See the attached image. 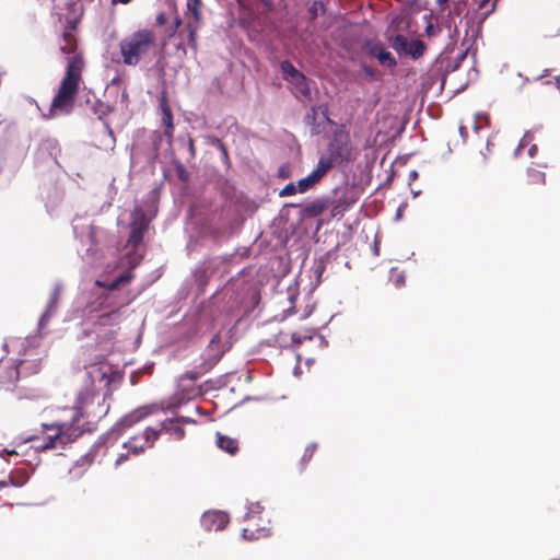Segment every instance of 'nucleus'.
<instances>
[{
	"instance_id": "nucleus-22",
	"label": "nucleus",
	"mask_w": 560,
	"mask_h": 560,
	"mask_svg": "<svg viewBox=\"0 0 560 560\" xmlns=\"http://www.w3.org/2000/svg\"><path fill=\"white\" fill-rule=\"evenodd\" d=\"M120 314L117 310L106 311L97 316L100 325H114L119 322Z\"/></svg>"
},
{
	"instance_id": "nucleus-15",
	"label": "nucleus",
	"mask_w": 560,
	"mask_h": 560,
	"mask_svg": "<svg viewBox=\"0 0 560 560\" xmlns=\"http://www.w3.org/2000/svg\"><path fill=\"white\" fill-rule=\"evenodd\" d=\"M327 208V201L324 199H316L308 202L302 210V214L307 218H315L324 212Z\"/></svg>"
},
{
	"instance_id": "nucleus-56",
	"label": "nucleus",
	"mask_w": 560,
	"mask_h": 560,
	"mask_svg": "<svg viewBox=\"0 0 560 560\" xmlns=\"http://www.w3.org/2000/svg\"><path fill=\"white\" fill-rule=\"evenodd\" d=\"M188 422V419H179V422Z\"/></svg>"
},
{
	"instance_id": "nucleus-42",
	"label": "nucleus",
	"mask_w": 560,
	"mask_h": 560,
	"mask_svg": "<svg viewBox=\"0 0 560 560\" xmlns=\"http://www.w3.org/2000/svg\"><path fill=\"white\" fill-rule=\"evenodd\" d=\"M364 73L368 75V77H371V78H374L375 77V70L366 65H364L362 67Z\"/></svg>"
},
{
	"instance_id": "nucleus-30",
	"label": "nucleus",
	"mask_w": 560,
	"mask_h": 560,
	"mask_svg": "<svg viewBox=\"0 0 560 560\" xmlns=\"http://www.w3.org/2000/svg\"><path fill=\"white\" fill-rule=\"evenodd\" d=\"M102 298H108L105 301L106 303H104L106 311L117 310V312H119L120 305L116 301V296H114L110 293H105V294H102Z\"/></svg>"
},
{
	"instance_id": "nucleus-47",
	"label": "nucleus",
	"mask_w": 560,
	"mask_h": 560,
	"mask_svg": "<svg viewBox=\"0 0 560 560\" xmlns=\"http://www.w3.org/2000/svg\"><path fill=\"white\" fill-rule=\"evenodd\" d=\"M74 30H75V22L74 21H68V25H67L65 31H70L71 33H73Z\"/></svg>"
},
{
	"instance_id": "nucleus-10",
	"label": "nucleus",
	"mask_w": 560,
	"mask_h": 560,
	"mask_svg": "<svg viewBox=\"0 0 560 560\" xmlns=\"http://www.w3.org/2000/svg\"><path fill=\"white\" fill-rule=\"evenodd\" d=\"M160 108H161V120L162 125L165 127L164 135L168 139L173 138V131H174V125H173V114L171 110V107L167 103V100L163 97L160 102Z\"/></svg>"
},
{
	"instance_id": "nucleus-21",
	"label": "nucleus",
	"mask_w": 560,
	"mask_h": 560,
	"mask_svg": "<svg viewBox=\"0 0 560 560\" xmlns=\"http://www.w3.org/2000/svg\"><path fill=\"white\" fill-rule=\"evenodd\" d=\"M408 38L401 34H397L390 38V45L393 49L399 55L406 54L408 47Z\"/></svg>"
},
{
	"instance_id": "nucleus-27",
	"label": "nucleus",
	"mask_w": 560,
	"mask_h": 560,
	"mask_svg": "<svg viewBox=\"0 0 560 560\" xmlns=\"http://www.w3.org/2000/svg\"><path fill=\"white\" fill-rule=\"evenodd\" d=\"M376 59L378 60V62L382 66H385L388 68H394L397 66V61H396L395 57L386 49L384 51H382L381 54H378Z\"/></svg>"
},
{
	"instance_id": "nucleus-13",
	"label": "nucleus",
	"mask_w": 560,
	"mask_h": 560,
	"mask_svg": "<svg viewBox=\"0 0 560 560\" xmlns=\"http://www.w3.org/2000/svg\"><path fill=\"white\" fill-rule=\"evenodd\" d=\"M289 83L293 85L296 94L307 100L311 98L312 93L310 84L307 78L302 72H300L296 78L292 79Z\"/></svg>"
},
{
	"instance_id": "nucleus-2",
	"label": "nucleus",
	"mask_w": 560,
	"mask_h": 560,
	"mask_svg": "<svg viewBox=\"0 0 560 560\" xmlns=\"http://www.w3.org/2000/svg\"><path fill=\"white\" fill-rule=\"evenodd\" d=\"M95 394L93 384L86 386L78 394L73 406L74 413L70 422L43 424L45 430L52 431L54 433L48 434L45 442L37 444L35 448L42 452L57 450L78 440L85 431L80 421L88 415V406L93 402Z\"/></svg>"
},
{
	"instance_id": "nucleus-18",
	"label": "nucleus",
	"mask_w": 560,
	"mask_h": 560,
	"mask_svg": "<svg viewBox=\"0 0 560 560\" xmlns=\"http://www.w3.org/2000/svg\"><path fill=\"white\" fill-rule=\"evenodd\" d=\"M425 51V45L420 39H413L408 43V47L405 55L411 56L413 59L420 58Z\"/></svg>"
},
{
	"instance_id": "nucleus-38",
	"label": "nucleus",
	"mask_w": 560,
	"mask_h": 560,
	"mask_svg": "<svg viewBox=\"0 0 560 560\" xmlns=\"http://www.w3.org/2000/svg\"><path fill=\"white\" fill-rule=\"evenodd\" d=\"M93 374H95L96 376H98L101 381H102V380H105V378H106V376H107L106 372H103V371H102V369L96 368V366H94L92 371H89V372H88V375H89L90 377H92V375H93Z\"/></svg>"
},
{
	"instance_id": "nucleus-54",
	"label": "nucleus",
	"mask_w": 560,
	"mask_h": 560,
	"mask_svg": "<svg viewBox=\"0 0 560 560\" xmlns=\"http://www.w3.org/2000/svg\"><path fill=\"white\" fill-rule=\"evenodd\" d=\"M7 486H8V482H7V481H0V489H1V488H4V487H7Z\"/></svg>"
},
{
	"instance_id": "nucleus-40",
	"label": "nucleus",
	"mask_w": 560,
	"mask_h": 560,
	"mask_svg": "<svg viewBox=\"0 0 560 560\" xmlns=\"http://www.w3.org/2000/svg\"><path fill=\"white\" fill-rule=\"evenodd\" d=\"M325 271V265L323 261H319L318 264H316L315 268H314V272L315 275L317 276V279L318 281H320V277L323 275V272Z\"/></svg>"
},
{
	"instance_id": "nucleus-11",
	"label": "nucleus",
	"mask_w": 560,
	"mask_h": 560,
	"mask_svg": "<svg viewBox=\"0 0 560 560\" xmlns=\"http://www.w3.org/2000/svg\"><path fill=\"white\" fill-rule=\"evenodd\" d=\"M350 156V150L346 145L330 144L329 156H322L319 160H326L331 163V167L335 163H342L348 161Z\"/></svg>"
},
{
	"instance_id": "nucleus-12",
	"label": "nucleus",
	"mask_w": 560,
	"mask_h": 560,
	"mask_svg": "<svg viewBox=\"0 0 560 560\" xmlns=\"http://www.w3.org/2000/svg\"><path fill=\"white\" fill-rule=\"evenodd\" d=\"M148 413L142 409L135 410L122 417L115 425V430L122 432L125 429L132 427L135 423L143 419Z\"/></svg>"
},
{
	"instance_id": "nucleus-51",
	"label": "nucleus",
	"mask_w": 560,
	"mask_h": 560,
	"mask_svg": "<svg viewBox=\"0 0 560 560\" xmlns=\"http://www.w3.org/2000/svg\"><path fill=\"white\" fill-rule=\"evenodd\" d=\"M459 131H460V133H462L463 136H465V135H466V132H467V131H466V128H465V127H463V126L459 128Z\"/></svg>"
},
{
	"instance_id": "nucleus-6",
	"label": "nucleus",
	"mask_w": 560,
	"mask_h": 560,
	"mask_svg": "<svg viewBox=\"0 0 560 560\" xmlns=\"http://www.w3.org/2000/svg\"><path fill=\"white\" fill-rule=\"evenodd\" d=\"M159 436L160 431H155L154 428L149 427L140 434L131 436L128 442L124 444V447L128 448L130 453L138 455L145 448L152 447Z\"/></svg>"
},
{
	"instance_id": "nucleus-34",
	"label": "nucleus",
	"mask_w": 560,
	"mask_h": 560,
	"mask_svg": "<svg viewBox=\"0 0 560 560\" xmlns=\"http://www.w3.org/2000/svg\"><path fill=\"white\" fill-rule=\"evenodd\" d=\"M305 339H312V336L299 331L292 334V342L295 345H301Z\"/></svg>"
},
{
	"instance_id": "nucleus-9",
	"label": "nucleus",
	"mask_w": 560,
	"mask_h": 560,
	"mask_svg": "<svg viewBox=\"0 0 560 560\" xmlns=\"http://www.w3.org/2000/svg\"><path fill=\"white\" fill-rule=\"evenodd\" d=\"M155 431L161 433H168L174 436L175 440H182L185 436V430L179 424V419H166L160 423V428H154Z\"/></svg>"
},
{
	"instance_id": "nucleus-53",
	"label": "nucleus",
	"mask_w": 560,
	"mask_h": 560,
	"mask_svg": "<svg viewBox=\"0 0 560 560\" xmlns=\"http://www.w3.org/2000/svg\"><path fill=\"white\" fill-rule=\"evenodd\" d=\"M339 213L338 207H335L332 210V215H337Z\"/></svg>"
},
{
	"instance_id": "nucleus-45",
	"label": "nucleus",
	"mask_w": 560,
	"mask_h": 560,
	"mask_svg": "<svg viewBox=\"0 0 560 560\" xmlns=\"http://www.w3.org/2000/svg\"><path fill=\"white\" fill-rule=\"evenodd\" d=\"M187 177L188 176H187L186 171L182 166H179L178 167V178L182 180H187Z\"/></svg>"
},
{
	"instance_id": "nucleus-25",
	"label": "nucleus",
	"mask_w": 560,
	"mask_h": 560,
	"mask_svg": "<svg viewBox=\"0 0 560 560\" xmlns=\"http://www.w3.org/2000/svg\"><path fill=\"white\" fill-rule=\"evenodd\" d=\"M201 0H188L187 8L191 13L195 23H199L201 20Z\"/></svg>"
},
{
	"instance_id": "nucleus-49",
	"label": "nucleus",
	"mask_w": 560,
	"mask_h": 560,
	"mask_svg": "<svg viewBox=\"0 0 560 560\" xmlns=\"http://www.w3.org/2000/svg\"><path fill=\"white\" fill-rule=\"evenodd\" d=\"M132 0H112V3H122V4H128L129 2H131Z\"/></svg>"
},
{
	"instance_id": "nucleus-52",
	"label": "nucleus",
	"mask_w": 560,
	"mask_h": 560,
	"mask_svg": "<svg viewBox=\"0 0 560 560\" xmlns=\"http://www.w3.org/2000/svg\"><path fill=\"white\" fill-rule=\"evenodd\" d=\"M448 0H438L439 4L440 5H444L447 3Z\"/></svg>"
},
{
	"instance_id": "nucleus-32",
	"label": "nucleus",
	"mask_w": 560,
	"mask_h": 560,
	"mask_svg": "<svg viewBox=\"0 0 560 560\" xmlns=\"http://www.w3.org/2000/svg\"><path fill=\"white\" fill-rule=\"evenodd\" d=\"M213 143L218 147L221 152L222 160L225 164L230 163L229 152L225 144L220 139H214Z\"/></svg>"
},
{
	"instance_id": "nucleus-7",
	"label": "nucleus",
	"mask_w": 560,
	"mask_h": 560,
	"mask_svg": "<svg viewBox=\"0 0 560 560\" xmlns=\"http://www.w3.org/2000/svg\"><path fill=\"white\" fill-rule=\"evenodd\" d=\"M331 168V163L326 160H319L317 167L306 177L298 182L299 192H306L313 186L320 182V179Z\"/></svg>"
},
{
	"instance_id": "nucleus-1",
	"label": "nucleus",
	"mask_w": 560,
	"mask_h": 560,
	"mask_svg": "<svg viewBox=\"0 0 560 560\" xmlns=\"http://www.w3.org/2000/svg\"><path fill=\"white\" fill-rule=\"evenodd\" d=\"M61 40L59 50L71 56L68 58L65 75L50 104L49 117L69 115L73 110L75 96L82 82L84 59L83 55L77 51V37L70 31H65Z\"/></svg>"
},
{
	"instance_id": "nucleus-50",
	"label": "nucleus",
	"mask_w": 560,
	"mask_h": 560,
	"mask_svg": "<svg viewBox=\"0 0 560 560\" xmlns=\"http://www.w3.org/2000/svg\"><path fill=\"white\" fill-rule=\"evenodd\" d=\"M417 176H418V174H417V172H416V171H412V172L410 173V178L415 179V178H417Z\"/></svg>"
},
{
	"instance_id": "nucleus-41",
	"label": "nucleus",
	"mask_w": 560,
	"mask_h": 560,
	"mask_svg": "<svg viewBox=\"0 0 560 560\" xmlns=\"http://www.w3.org/2000/svg\"><path fill=\"white\" fill-rule=\"evenodd\" d=\"M156 24L158 25H164L167 22L165 13L161 12L156 15Z\"/></svg>"
},
{
	"instance_id": "nucleus-20",
	"label": "nucleus",
	"mask_w": 560,
	"mask_h": 560,
	"mask_svg": "<svg viewBox=\"0 0 560 560\" xmlns=\"http://www.w3.org/2000/svg\"><path fill=\"white\" fill-rule=\"evenodd\" d=\"M108 298H102V295L97 296L95 300L90 302L86 307L85 312L89 316H92L93 314H97L101 312H106V308L104 306V301H106Z\"/></svg>"
},
{
	"instance_id": "nucleus-5",
	"label": "nucleus",
	"mask_w": 560,
	"mask_h": 560,
	"mask_svg": "<svg viewBox=\"0 0 560 560\" xmlns=\"http://www.w3.org/2000/svg\"><path fill=\"white\" fill-rule=\"evenodd\" d=\"M262 508L256 503L249 508L246 514V526L243 528V537L247 540H258L270 536L269 520L261 516Z\"/></svg>"
},
{
	"instance_id": "nucleus-23",
	"label": "nucleus",
	"mask_w": 560,
	"mask_h": 560,
	"mask_svg": "<svg viewBox=\"0 0 560 560\" xmlns=\"http://www.w3.org/2000/svg\"><path fill=\"white\" fill-rule=\"evenodd\" d=\"M280 68L283 79L287 82H290L292 79L296 78V75L301 72L288 60L282 61Z\"/></svg>"
},
{
	"instance_id": "nucleus-14",
	"label": "nucleus",
	"mask_w": 560,
	"mask_h": 560,
	"mask_svg": "<svg viewBox=\"0 0 560 560\" xmlns=\"http://www.w3.org/2000/svg\"><path fill=\"white\" fill-rule=\"evenodd\" d=\"M217 446L230 455H235L238 451V441L228 435L218 433Z\"/></svg>"
},
{
	"instance_id": "nucleus-33",
	"label": "nucleus",
	"mask_w": 560,
	"mask_h": 560,
	"mask_svg": "<svg viewBox=\"0 0 560 560\" xmlns=\"http://www.w3.org/2000/svg\"><path fill=\"white\" fill-rule=\"evenodd\" d=\"M299 191V187L294 183L287 184L279 192L280 197L293 196Z\"/></svg>"
},
{
	"instance_id": "nucleus-46",
	"label": "nucleus",
	"mask_w": 560,
	"mask_h": 560,
	"mask_svg": "<svg viewBox=\"0 0 560 560\" xmlns=\"http://www.w3.org/2000/svg\"><path fill=\"white\" fill-rule=\"evenodd\" d=\"M425 32H427V34H428L429 36H433V35H435V33H436V32H435V28H434V26H433L432 24H429V25L427 26Z\"/></svg>"
},
{
	"instance_id": "nucleus-4",
	"label": "nucleus",
	"mask_w": 560,
	"mask_h": 560,
	"mask_svg": "<svg viewBox=\"0 0 560 560\" xmlns=\"http://www.w3.org/2000/svg\"><path fill=\"white\" fill-rule=\"evenodd\" d=\"M129 226L130 233L126 243V248H129V250L127 252L126 257L128 265L131 268H135L142 259V255L137 254V248L142 243L143 235L149 228V222L141 209H136L132 212V219Z\"/></svg>"
},
{
	"instance_id": "nucleus-3",
	"label": "nucleus",
	"mask_w": 560,
	"mask_h": 560,
	"mask_svg": "<svg viewBox=\"0 0 560 560\" xmlns=\"http://www.w3.org/2000/svg\"><path fill=\"white\" fill-rule=\"evenodd\" d=\"M158 38L154 31L139 28L119 43L122 61L127 66L136 67L141 62H150L156 55Z\"/></svg>"
},
{
	"instance_id": "nucleus-39",
	"label": "nucleus",
	"mask_w": 560,
	"mask_h": 560,
	"mask_svg": "<svg viewBox=\"0 0 560 560\" xmlns=\"http://www.w3.org/2000/svg\"><path fill=\"white\" fill-rule=\"evenodd\" d=\"M533 139H534L533 133H530V132L525 133L524 137L520 141L518 148H524V147L528 145L533 141Z\"/></svg>"
},
{
	"instance_id": "nucleus-43",
	"label": "nucleus",
	"mask_w": 560,
	"mask_h": 560,
	"mask_svg": "<svg viewBox=\"0 0 560 560\" xmlns=\"http://www.w3.org/2000/svg\"><path fill=\"white\" fill-rule=\"evenodd\" d=\"M188 150L190 152V155L195 156V154H196L195 141L191 138H189V140H188Z\"/></svg>"
},
{
	"instance_id": "nucleus-17",
	"label": "nucleus",
	"mask_w": 560,
	"mask_h": 560,
	"mask_svg": "<svg viewBox=\"0 0 560 560\" xmlns=\"http://www.w3.org/2000/svg\"><path fill=\"white\" fill-rule=\"evenodd\" d=\"M4 375H0V384L3 387L14 385L19 380V370L16 366L10 365L3 370Z\"/></svg>"
},
{
	"instance_id": "nucleus-37",
	"label": "nucleus",
	"mask_w": 560,
	"mask_h": 560,
	"mask_svg": "<svg viewBox=\"0 0 560 560\" xmlns=\"http://www.w3.org/2000/svg\"><path fill=\"white\" fill-rule=\"evenodd\" d=\"M489 2H490V0H481L479 3V8H481V9L486 8ZM495 5H497V0H494L491 3V7L486 11V15L492 13L495 10Z\"/></svg>"
},
{
	"instance_id": "nucleus-19",
	"label": "nucleus",
	"mask_w": 560,
	"mask_h": 560,
	"mask_svg": "<svg viewBox=\"0 0 560 560\" xmlns=\"http://www.w3.org/2000/svg\"><path fill=\"white\" fill-rule=\"evenodd\" d=\"M526 183L528 185H545L546 183L545 173L537 168H528L526 172Z\"/></svg>"
},
{
	"instance_id": "nucleus-31",
	"label": "nucleus",
	"mask_w": 560,
	"mask_h": 560,
	"mask_svg": "<svg viewBox=\"0 0 560 560\" xmlns=\"http://www.w3.org/2000/svg\"><path fill=\"white\" fill-rule=\"evenodd\" d=\"M207 365V362H203L200 366H199V370L198 371H188L184 374V378H187V380H190V381H197L201 374H203L205 372L202 371Z\"/></svg>"
},
{
	"instance_id": "nucleus-35",
	"label": "nucleus",
	"mask_w": 560,
	"mask_h": 560,
	"mask_svg": "<svg viewBox=\"0 0 560 560\" xmlns=\"http://www.w3.org/2000/svg\"><path fill=\"white\" fill-rule=\"evenodd\" d=\"M404 22L408 26V21H407V16L406 15L396 16L395 19H393L390 27H393L395 30H399L400 28V24L404 23Z\"/></svg>"
},
{
	"instance_id": "nucleus-29",
	"label": "nucleus",
	"mask_w": 560,
	"mask_h": 560,
	"mask_svg": "<svg viewBox=\"0 0 560 560\" xmlns=\"http://www.w3.org/2000/svg\"><path fill=\"white\" fill-rule=\"evenodd\" d=\"M316 450H317L316 443H311L305 447L304 453L301 457L302 467H305L310 463V460L313 458Z\"/></svg>"
},
{
	"instance_id": "nucleus-44",
	"label": "nucleus",
	"mask_w": 560,
	"mask_h": 560,
	"mask_svg": "<svg viewBox=\"0 0 560 560\" xmlns=\"http://www.w3.org/2000/svg\"><path fill=\"white\" fill-rule=\"evenodd\" d=\"M128 456H129V453H122L118 456V458L116 459V465H120L121 463H124L125 460L128 459Z\"/></svg>"
},
{
	"instance_id": "nucleus-48",
	"label": "nucleus",
	"mask_w": 560,
	"mask_h": 560,
	"mask_svg": "<svg viewBox=\"0 0 560 560\" xmlns=\"http://www.w3.org/2000/svg\"><path fill=\"white\" fill-rule=\"evenodd\" d=\"M536 153H537V145L536 144L530 145V148L528 150V155L530 158H534L536 155Z\"/></svg>"
},
{
	"instance_id": "nucleus-55",
	"label": "nucleus",
	"mask_w": 560,
	"mask_h": 560,
	"mask_svg": "<svg viewBox=\"0 0 560 560\" xmlns=\"http://www.w3.org/2000/svg\"><path fill=\"white\" fill-rule=\"evenodd\" d=\"M280 176L285 177V172L283 170H280Z\"/></svg>"
},
{
	"instance_id": "nucleus-28",
	"label": "nucleus",
	"mask_w": 560,
	"mask_h": 560,
	"mask_svg": "<svg viewBox=\"0 0 560 560\" xmlns=\"http://www.w3.org/2000/svg\"><path fill=\"white\" fill-rule=\"evenodd\" d=\"M199 23H190L188 22L186 27L188 30V45L194 49L197 50V28Z\"/></svg>"
},
{
	"instance_id": "nucleus-57",
	"label": "nucleus",
	"mask_w": 560,
	"mask_h": 560,
	"mask_svg": "<svg viewBox=\"0 0 560 560\" xmlns=\"http://www.w3.org/2000/svg\"><path fill=\"white\" fill-rule=\"evenodd\" d=\"M188 422V419H179V422Z\"/></svg>"
},
{
	"instance_id": "nucleus-36",
	"label": "nucleus",
	"mask_w": 560,
	"mask_h": 560,
	"mask_svg": "<svg viewBox=\"0 0 560 560\" xmlns=\"http://www.w3.org/2000/svg\"><path fill=\"white\" fill-rule=\"evenodd\" d=\"M180 23H182L180 18L176 16L173 26H171L170 30H167V37L168 38H171L172 36L175 35V33L177 32Z\"/></svg>"
},
{
	"instance_id": "nucleus-26",
	"label": "nucleus",
	"mask_w": 560,
	"mask_h": 560,
	"mask_svg": "<svg viewBox=\"0 0 560 560\" xmlns=\"http://www.w3.org/2000/svg\"><path fill=\"white\" fill-rule=\"evenodd\" d=\"M9 478H10V482L12 486L22 487L27 481L28 476L25 470L21 469V470H15V471L11 472Z\"/></svg>"
},
{
	"instance_id": "nucleus-24",
	"label": "nucleus",
	"mask_w": 560,
	"mask_h": 560,
	"mask_svg": "<svg viewBox=\"0 0 560 560\" xmlns=\"http://www.w3.org/2000/svg\"><path fill=\"white\" fill-rule=\"evenodd\" d=\"M364 48L366 52L375 59L377 58L378 54L386 49L385 46L378 40L366 42Z\"/></svg>"
},
{
	"instance_id": "nucleus-8",
	"label": "nucleus",
	"mask_w": 560,
	"mask_h": 560,
	"mask_svg": "<svg viewBox=\"0 0 560 560\" xmlns=\"http://www.w3.org/2000/svg\"><path fill=\"white\" fill-rule=\"evenodd\" d=\"M207 353L208 358L205 360V362H207V365L202 370L203 372H208L209 370H211L224 353V346L220 334H215L211 338L207 347Z\"/></svg>"
},
{
	"instance_id": "nucleus-16",
	"label": "nucleus",
	"mask_w": 560,
	"mask_h": 560,
	"mask_svg": "<svg viewBox=\"0 0 560 560\" xmlns=\"http://www.w3.org/2000/svg\"><path fill=\"white\" fill-rule=\"evenodd\" d=\"M133 278V275L131 272H127L124 275H120L118 278H116L112 282H104L101 280H96L95 284L100 288L107 289L109 291L116 290L121 283L129 282Z\"/></svg>"
}]
</instances>
